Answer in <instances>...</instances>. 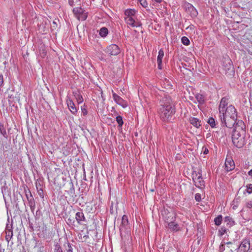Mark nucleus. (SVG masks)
<instances>
[{
    "mask_svg": "<svg viewBox=\"0 0 252 252\" xmlns=\"http://www.w3.org/2000/svg\"><path fill=\"white\" fill-rule=\"evenodd\" d=\"M240 248L244 252H248L250 249V241L249 239H245L242 242Z\"/></svg>",
    "mask_w": 252,
    "mask_h": 252,
    "instance_id": "nucleus-12",
    "label": "nucleus"
},
{
    "mask_svg": "<svg viewBox=\"0 0 252 252\" xmlns=\"http://www.w3.org/2000/svg\"><path fill=\"white\" fill-rule=\"evenodd\" d=\"M128 221L127 217L126 215H124L122 219V224L124 226H126L128 224Z\"/></svg>",
    "mask_w": 252,
    "mask_h": 252,
    "instance_id": "nucleus-34",
    "label": "nucleus"
},
{
    "mask_svg": "<svg viewBox=\"0 0 252 252\" xmlns=\"http://www.w3.org/2000/svg\"><path fill=\"white\" fill-rule=\"evenodd\" d=\"M40 54L42 58H44L46 55V50L44 48H42L40 50Z\"/></svg>",
    "mask_w": 252,
    "mask_h": 252,
    "instance_id": "nucleus-41",
    "label": "nucleus"
},
{
    "mask_svg": "<svg viewBox=\"0 0 252 252\" xmlns=\"http://www.w3.org/2000/svg\"><path fill=\"white\" fill-rule=\"evenodd\" d=\"M234 126V130H240L242 132H245V129L246 128V126L243 121L240 120H239L238 121L236 120Z\"/></svg>",
    "mask_w": 252,
    "mask_h": 252,
    "instance_id": "nucleus-11",
    "label": "nucleus"
},
{
    "mask_svg": "<svg viewBox=\"0 0 252 252\" xmlns=\"http://www.w3.org/2000/svg\"><path fill=\"white\" fill-rule=\"evenodd\" d=\"M195 98L197 100V102L199 104H203L205 101V97L203 95L200 94H195Z\"/></svg>",
    "mask_w": 252,
    "mask_h": 252,
    "instance_id": "nucleus-23",
    "label": "nucleus"
},
{
    "mask_svg": "<svg viewBox=\"0 0 252 252\" xmlns=\"http://www.w3.org/2000/svg\"><path fill=\"white\" fill-rule=\"evenodd\" d=\"M125 20L127 24L132 27H138L141 25L139 22H135L133 17H126Z\"/></svg>",
    "mask_w": 252,
    "mask_h": 252,
    "instance_id": "nucleus-15",
    "label": "nucleus"
},
{
    "mask_svg": "<svg viewBox=\"0 0 252 252\" xmlns=\"http://www.w3.org/2000/svg\"><path fill=\"white\" fill-rule=\"evenodd\" d=\"M81 111L82 113L84 116H86L88 114V111L86 108V106L85 105H84L83 106H81Z\"/></svg>",
    "mask_w": 252,
    "mask_h": 252,
    "instance_id": "nucleus-40",
    "label": "nucleus"
},
{
    "mask_svg": "<svg viewBox=\"0 0 252 252\" xmlns=\"http://www.w3.org/2000/svg\"><path fill=\"white\" fill-rule=\"evenodd\" d=\"M186 10L192 17H196L198 14V12L196 8L190 3L186 2L184 5Z\"/></svg>",
    "mask_w": 252,
    "mask_h": 252,
    "instance_id": "nucleus-7",
    "label": "nucleus"
},
{
    "mask_svg": "<svg viewBox=\"0 0 252 252\" xmlns=\"http://www.w3.org/2000/svg\"><path fill=\"white\" fill-rule=\"evenodd\" d=\"M105 52L111 56H117L120 54L121 50L117 45L112 44L106 47Z\"/></svg>",
    "mask_w": 252,
    "mask_h": 252,
    "instance_id": "nucleus-6",
    "label": "nucleus"
},
{
    "mask_svg": "<svg viewBox=\"0 0 252 252\" xmlns=\"http://www.w3.org/2000/svg\"><path fill=\"white\" fill-rule=\"evenodd\" d=\"M226 61L227 62L225 69L233 70V67L232 64V62L230 59H227Z\"/></svg>",
    "mask_w": 252,
    "mask_h": 252,
    "instance_id": "nucleus-29",
    "label": "nucleus"
},
{
    "mask_svg": "<svg viewBox=\"0 0 252 252\" xmlns=\"http://www.w3.org/2000/svg\"><path fill=\"white\" fill-rule=\"evenodd\" d=\"M34 248L37 249V252H46V249L41 242H37Z\"/></svg>",
    "mask_w": 252,
    "mask_h": 252,
    "instance_id": "nucleus-21",
    "label": "nucleus"
},
{
    "mask_svg": "<svg viewBox=\"0 0 252 252\" xmlns=\"http://www.w3.org/2000/svg\"><path fill=\"white\" fill-rule=\"evenodd\" d=\"M112 95L116 103L122 106L123 108H126L127 106V102L113 91H112Z\"/></svg>",
    "mask_w": 252,
    "mask_h": 252,
    "instance_id": "nucleus-9",
    "label": "nucleus"
},
{
    "mask_svg": "<svg viewBox=\"0 0 252 252\" xmlns=\"http://www.w3.org/2000/svg\"><path fill=\"white\" fill-rule=\"evenodd\" d=\"M232 244V243L231 242H228L226 243L227 245H230V244Z\"/></svg>",
    "mask_w": 252,
    "mask_h": 252,
    "instance_id": "nucleus-54",
    "label": "nucleus"
},
{
    "mask_svg": "<svg viewBox=\"0 0 252 252\" xmlns=\"http://www.w3.org/2000/svg\"><path fill=\"white\" fill-rule=\"evenodd\" d=\"M73 12L76 18L81 21L85 20L87 18V13L81 7H75L73 9Z\"/></svg>",
    "mask_w": 252,
    "mask_h": 252,
    "instance_id": "nucleus-5",
    "label": "nucleus"
},
{
    "mask_svg": "<svg viewBox=\"0 0 252 252\" xmlns=\"http://www.w3.org/2000/svg\"><path fill=\"white\" fill-rule=\"evenodd\" d=\"M222 221V216L221 215H219L217 217L215 218L214 219V222L216 225L219 226L220 225Z\"/></svg>",
    "mask_w": 252,
    "mask_h": 252,
    "instance_id": "nucleus-30",
    "label": "nucleus"
},
{
    "mask_svg": "<svg viewBox=\"0 0 252 252\" xmlns=\"http://www.w3.org/2000/svg\"><path fill=\"white\" fill-rule=\"evenodd\" d=\"M66 252H73L72 246L69 243H67V249H66Z\"/></svg>",
    "mask_w": 252,
    "mask_h": 252,
    "instance_id": "nucleus-42",
    "label": "nucleus"
},
{
    "mask_svg": "<svg viewBox=\"0 0 252 252\" xmlns=\"http://www.w3.org/2000/svg\"><path fill=\"white\" fill-rule=\"evenodd\" d=\"M247 188V191L249 194H251L252 193V184H249L246 186Z\"/></svg>",
    "mask_w": 252,
    "mask_h": 252,
    "instance_id": "nucleus-38",
    "label": "nucleus"
},
{
    "mask_svg": "<svg viewBox=\"0 0 252 252\" xmlns=\"http://www.w3.org/2000/svg\"><path fill=\"white\" fill-rule=\"evenodd\" d=\"M190 123L196 128H198L201 126V121L194 117H190L189 119Z\"/></svg>",
    "mask_w": 252,
    "mask_h": 252,
    "instance_id": "nucleus-19",
    "label": "nucleus"
},
{
    "mask_svg": "<svg viewBox=\"0 0 252 252\" xmlns=\"http://www.w3.org/2000/svg\"><path fill=\"white\" fill-rule=\"evenodd\" d=\"M175 220L170 221L168 223H167V225L168 228L172 230L175 231H177L180 229V227L179 225L174 221Z\"/></svg>",
    "mask_w": 252,
    "mask_h": 252,
    "instance_id": "nucleus-18",
    "label": "nucleus"
},
{
    "mask_svg": "<svg viewBox=\"0 0 252 252\" xmlns=\"http://www.w3.org/2000/svg\"><path fill=\"white\" fill-rule=\"evenodd\" d=\"M227 231V229L224 227H221L219 230V234L220 236H222L224 235Z\"/></svg>",
    "mask_w": 252,
    "mask_h": 252,
    "instance_id": "nucleus-37",
    "label": "nucleus"
},
{
    "mask_svg": "<svg viewBox=\"0 0 252 252\" xmlns=\"http://www.w3.org/2000/svg\"><path fill=\"white\" fill-rule=\"evenodd\" d=\"M0 133L6 139L7 138V134L5 128L1 123L0 122Z\"/></svg>",
    "mask_w": 252,
    "mask_h": 252,
    "instance_id": "nucleus-24",
    "label": "nucleus"
},
{
    "mask_svg": "<svg viewBox=\"0 0 252 252\" xmlns=\"http://www.w3.org/2000/svg\"><path fill=\"white\" fill-rule=\"evenodd\" d=\"M224 221L229 227H231L235 224L234 220L230 216L225 217L224 219Z\"/></svg>",
    "mask_w": 252,
    "mask_h": 252,
    "instance_id": "nucleus-20",
    "label": "nucleus"
},
{
    "mask_svg": "<svg viewBox=\"0 0 252 252\" xmlns=\"http://www.w3.org/2000/svg\"><path fill=\"white\" fill-rule=\"evenodd\" d=\"M248 175L251 177H252V169L250 170L249 172H248Z\"/></svg>",
    "mask_w": 252,
    "mask_h": 252,
    "instance_id": "nucleus-52",
    "label": "nucleus"
},
{
    "mask_svg": "<svg viewBox=\"0 0 252 252\" xmlns=\"http://www.w3.org/2000/svg\"><path fill=\"white\" fill-rule=\"evenodd\" d=\"M195 199L197 202H200L201 199V195L199 193H196L195 195Z\"/></svg>",
    "mask_w": 252,
    "mask_h": 252,
    "instance_id": "nucleus-44",
    "label": "nucleus"
},
{
    "mask_svg": "<svg viewBox=\"0 0 252 252\" xmlns=\"http://www.w3.org/2000/svg\"><path fill=\"white\" fill-rule=\"evenodd\" d=\"M182 43L186 46L189 45L190 44V41L189 38L186 36H183L181 38Z\"/></svg>",
    "mask_w": 252,
    "mask_h": 252,
    "instance_id": "nucleus-31",
    "label": "nucleus"
},
{
    "mask_svg": "<svg viewBox=\"0 0 252 252\" xmlns=\"http://www.w3.org/2000/svg\"><path fill=\"white\" fill-rule=\"evenodd\" d=\"M154 1L157 3H160L162 0H154Z\"/></svg>",
    "mask_w": 252,
    "mask_h": 252,
    "instance_id": "nucleus-53",
    "label": "nucleus"
},
{
    "mask_svg": "<svg viewBox=\"0 0 252 252\" xmlns=\"http://www.w3.org/2000/svg\"><path fill=\"white\" fill-rule=\"evenodd\" d=\"M66 103L70 112L73 115H76L78 109L77 107L75 106L73 101L69 96H66Z\"/></svg>",
    "mask_w": 252,
    "mask_h": 252,
    "instance_id": "nucleus-8",
    "label": "nucleus"
},
{
    "mask_svg": "<svg viewBox=\"0 0 252 252\" xmlns=\"http://www.w3.org/2000/svg\"><path fill=\"white\" fill-rule=\"evenodd\" d=\"M75 1V0H69V4L71 5V6H73V3H74V1Z\"/></svg>",
    "mask_w": 252,
    "mask_h": 252,
    "instance_id": "nucleus-48",
    "label": "nucleus"
},
{
    "mask_svg": "<svg viewBox=\"0 0 252 252\" xmlns=\"http://www.w3.org/2000/svg\"><path fill=\"white\" fill-rule=\"evenodd\" d=\"M116 121L119 124V126L122 127L124 123L123 118L121 116H118L116 117Z\"/></svg>",
    "mask_w": 252,
    "mask_h": 252,
    "instance_id": "nucleus-33",
    "label": "nucleus"
},
{
    "mask_svg": "<svg viewBox=\"0 0 252 252\" xmlns=\"http://www.w3.org/2000/svg\"><path fill=\"white\" fill-rule=\"evenodd\" d=\"M74 220H73L72 222V220L70 219V218L67 219V223H74Z\"/></svg>",
    "mask_w": 252,
    "mask_h": 252,
    "instance_id": "nucleus-49",
    "label": "nucleus"
},
{
    "mask_svg": "<svg viewBox=\"0 0 252 252\" xmlns=\"http://www.w3.org/2000/svg\"><path fill=\"white\" fill-rule=\"evenodd\" d=\"M192 178L195 186L200 189L205 187V183L202 177V170L198 169L197 171H193L192 173Z\"/></svg>",
    "mask_w": 252,
    "mask_h": 252,
    "instance_id": "nucleus-4",
    "label": "nucleus"
},
{
    "mask_svg": "<svg viewBox=\"0 0 252 252\" xmlns=\"http://www.w3.org/2000/svg\"><path fill=\"white\" fill-rule=\"evenodd\" d=\"M37 192H38V194L39 195V196L40 197H43V189H38L37 190Z\"/></svg>",
    "mask_w": 252,
    "mask_h": 252,
    "instance_id": "nucleus-45",
    "label": "nucleus"
},
{
    "mask_svg": "<svg viewBox=\"0 0 252 252\" xmlns=\"http://www.w3.org/2000/svg\"><path fill=\"white\" fill-rule=\"evenodd\" d=\"M53 24L57 25L56 22L55 21H53Z\"/></svg>",
    "mask_w": 252,
    "mask_h": 252,
    "instance_id": "nucleus-55",
    "label": "nucleus"
},
{
    "mask_svg": "<svg viewBox=\"0 0 252 252\" xmlns=\"http://www.w3.org/2000/svg\"><path fill=\"white\" fill-rule=\"evenodd\" d=\"M164 56V52L162 49H160L158 53V56L157 58V63L158 65V68L159 69H161L162 65V60Z\"/></svg>",
    "mask_w": 252,
    "mask_h": 252,
    "instance_id": "nucleus-17",
    "label": "nucleus"
},
{
    "mask_svg": "<svg viewBox=\"0 0 252 252\" xmlns=\"http://www.w3.org/2000/svg\"><path fill=\"white\" fill-rule=\"evenodd\" d=\"M54 252H63V250L62 247L58 243H56V244H55Z\"/></svg>",
    "mask_w": 252,
    "mask_h": 252,
    "instance_id": "nucleus-28",
    "label": "nucleus"
},
{
    "mask_svg": "<svg viewBox=\"0 0 252 252\" xmlns=\"http://www.w3.org/2000/svg\"><path fill=\"white\" fill-rule=\"evenodd\" d=\"M75 219L79 224H84V222H86V219L82 212H77L75 214Z\"/></svg>",
    "mask_w": 252,
    "mask_h": 252,
    "instance_id": "nucleus-14",
    "label": "nucleus"
},
{
    "mask_svg": "<svg viewBox=\"0 0 252 252\" xmlns=\"http://www.w3.org/2000/svg\"><path fill=\"white\" fill-rule=\"evenodd\" d=\"M247 207L249 208H252V203H248L247 204Z\"/></svg>",
    "mask_w": 252,
    "mask_h": 252,
    "instance_id": "nucleus-51",
    "label": "nucleus"
},
{
    "mask_svg": "<svg viewBox=\"0 0 252 252\" xmlns=\"http://www.w3.org/2000/svg\"><path fill=\"white\" fill-rule=\"evenodd\" d=\"M138 1L143 7L146 8L148 6V3L146 0H138Z\"/></svg>",
    "mask_w": 252,
    "mask_h": 252,
    "instance_id": "nucleus-39",
    "label": "nucleus"
},
{
    "mask_svg": "<svg viewBox=\"0 0 252 252\" xmlns=\"http://www.w3.org/2000/svg\"><path fill=\"white\" fill-rule=\"evenodd\" d=\"M220 250L222 252L224 251L225 250L224 246L223 244L221 245L220 247Z\"/></svg>",
    "mask_w": 252,
    "mask_h": 252,
    "instance_id": "nucleus-47",
    "label": "nucleus"
},
{
    "mask_svg": "<svg viewBox=\"0 0 252 252\" xmlns=\"http://www.w3.org/2000/svg\"><path fill=\"white\" fill-rule=\"evenodd\" d=\"M186 30L191 33L195 32V27L193 25H190L186 28Z\"/></svg>",
    "mask_w": 252,
    "mask_h": 252,
    "instance_id": "nucleus-35",
    "label": "nucleus"
},
{
    "mask_svg": "<svg viewBox=\"0 0 252 252\" xmlns=\"http://www.w3.org/2000/svg\"><path fill=\"white\" fill-rule=\"evenodd\" d=\"M75 96L78 104H80L83 102V98L81 94H76Z\"/></svg>",
    "mask_w": 252,
    "mask_h": 252,
    "instance_id": "nucleus-32",
    "label": "nucleus"
},
{
    "mask_svg": "<svg viewBox=\"0 0 252 252\" xmlns=\"http://www.w3.org/2000/svg\"><path fill=\"white\" fill-rule=\"evenodd\" d=\"M26 197L27 198V199L29 201V206L32 208V207H34L35 205V203L34 201V199L32 196V195L30 193V197L28 196L27 194H26Z\"/></svg>",
    "mask_w": 252,
    "mask_h": 252,
    "instance_id": "nucleus-25",
    "label": "nucleus"
},
{
    "mask_svg": "<svg viewBox=\"0 0 252 252\" xmlns=\"http://www.w3.org/2000/svg\"><path fill=\"white\" fill-rule=\"evenodd\" d=\"M80 0H75L76 2L79 1Z\"/></svg>",
    "mask_w": 252,
    "mask_h": 252,
    "instance_id": "nucleus-56",
    "label": "nucleus"
},
{
    "mask_svg": "<svg viewBox=\"0 0 252 252\" xmlns=\"http://www.w3.org/2000/svg\"><path fill=\"white\" fill-rule=\"evenodd\" d=\"M220 118L223 126L228 128L234 126L237 118V112L232 105L227 106L222 113H220Z\"/></svg>",
    "mask_w": 252,
    "mask_h": 252,
    "instance_id": "nucleus-2",
    "label": "nucleus"
},
{
    "mask_svg": "<svg viewBox=\"0 0 252 252\" xmlns=\"http://www.w3.org/2000/svg\"><path fill=\"white\" fill-rule=\"evenodd\" d=\"M35 186L37 190L42 189L40 182L38 180L35 183Z\"/></svg>",
    "mask_w": 252,
    "mask_h": 252,
    "instance_id": "nucleus-43",
    "label": "nucleus"
},
{
    "mask_svg": "<svg viewBox=\"0 0 252 252\" xmlns=\"http://www.w3.org/2000/svg\"><path fill=\"white\" fill-rule=\"evenodd\" d=\"M136 13V11L134 9H126L125 12L126 17H134Z\"/></svg>",
    "mask_w": 252,
    "mask_h": 252,
    "instance_id": "nucleus-22",
    "label": "nucleus"
},
{
    "mask_svg": "<svg viewBox=\"0 0 252 252\" xmlns=\"http://www.w3.org/2000/svg\"><path fill=\"white\" fill-rule=\"evenodd\" d=\"M13 236V231L11 229H8L6 231L5 239L9 242Z\"/></svg>",
    "mask_w": 252,
    "mask_h": 252,
    "instance_id": "nucleus-27",
    "label": "nucleus"
},
{
    "mask_svg": "<svg viewBox=\"0 0 252 252\" xmlns=\"http://www.w3.org/2000/svg\"><path fill=\"white\" fill-rule=\"evenodd\" d=\"M208 123L210 125V126L212 127H215L216 124H215V121L214 118H210L208 119Z\"/></svg>",
    "mask_w": 252,
    "mask_h": 252,
    "instance_id": "nucleus-36",
    "label": "nucleus"
},
{
    "mask_svg": "<svg viewBox=\"0 0 252 252\" xmlns=\"http://www.w3.org/2000/svg\"><path fill=\"white\" fill-rule=\"evenodd\" d=\"M175 112V106L172 98L169 95H165L160 101L158 110L160 118L164 122H170L173 120Z\"/></svg>",
    "mask_w": 252,
    "mask_h": 252,
    "instance_id": "nucleus-1",
    "label": "nucleus"
},
{
    "mask_svg": "<svg viewBox=\"0 0 252 252\" xmlns=\"http://www.w3.org/2000/svg\"><path fill=\"white\" fill-rule=\"evenodd\" d=\"M3 84V75L2 74H0V87L2 86Z\"/></svg>",
    "mask_w": 252,
    "mask_h": 252,
    "instance_id": "nucleus-46",
    "label": "nucleus"
},
{
    "mask_svg": "<svg viewBox=\"0 0 252 252\" xmlns=\"http://www.w3.org/2000/svg\"><path fill=\"white\" fill-rule=\"evenodd\" d=\"M108 33V31L106 28H102L99 31V35L102 37H105L107 36Z\"/></svg>",
    "mask_w": 252,
    "mask_h": 252,
    "instance_id": "nucleus-26",
    "label": "nucleus"
},
{
    "mask_svg": "<svg viewBox=\"0 0 252 252\" xmlns=\"http://www.w3.org/2000/svg\"><path fill=\"white\" fill-rule=\"evenodd\" d=\"M228 99L226 97H223L221 99L219 105V113H222L226 109L225 106L228 104Z\"/></svg>",
    "mask_w": 252,
    "mask_h": 252,
    "instance_id": "nucleus-13",
    "label": "nucleus"
},
{
    "mask_svg": "<svg viewBox=\"0 0 252 252\" xmlns=\"http://www.w3.org/2000/svg\"><path fill=\"white\" fill-rule=\"evenodd\" d=\"M165 215L164 219L165 222L167 224L170 221L175 220L176 219V214L174 212H169L168 211H164Z\"/></svg>",
    "mask_w": 252,
    "mask_h": 252,
    "instance_id": "nucleus-10",
    "label": "nucleus"
},
{
    "mask_svg": "<svg viewBox=\"0 0 252 252\" xmlns=\"http://www.w3.org/2000/svg\"><path fill=\"white\" fill-rule=\"evenodd\" d=\"M245 133L240 130H234L232 135V140L234 146L241 148L245 144Z\"/></svg>",
    "mask_w": 252,
    "mask_h": 252,
    "instance_id": "nucleus-3",
    "label": "nucleus"
},
{
    "mask_svg": "<svg viewBox=\"0 0 252 252\" xmlns=\"http://www.w3.org/2000/svg\"><path fill=\"white\" fill-rule=\"evenodd\" d=\"M225 169L227 171H230L234 169L235 164L231 159H226L225 162Z\"/></svg>",
    "mask_w": 252,
    "mask_h": 252,
    "instance_id": "nucleus-16",
    "label": "nucleus"
},
{
    "mask_svg": "<svg viewBox=\"0 0 252 252\" xmlns=\"http://www.w3.org/2000/svg\"><path fill=\"white\" fill-rule=\"evenodd\" d=\"M203 153L204 154H207L209 153V151L207 148H205Z\"/></svg>",
    "mask_w": 252,
    "mask_h": 252,
    "instance_id": "nucleus-50",
    "label": "nucleus"
}]
</instances>
